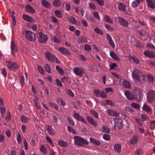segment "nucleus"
<instances>
[{
  "instance_id": "f257e3e1",
  "label": "nucleus",
  "mask_w": 155,
  "mask_h": 155,
  "mask_svg": "<svg viewBox=\"0 0 155 155\" xmlns=\"http://www.w3.org/2000/svg\"><path fill=\"white\" fill-rule=\"evenodd\" d=\"M134 81L136 83L142 84L144 81V75L138 69H134L132 73Z\"/></svg>"
},
{
  "instance_id": "f03ea898",
  "label": "nucleus",
  "mask_w": 155,
  "mask_h": 155,
  "mask_svg": "<svg viewBox=\"0 0 155 155\" xmlns=\"http://www.w3.org/2000/svg\"><path fill=\"white\" fill-rule=\"evenodd\" d=\"M111 123L115 129H119L123 127V121L120 118H114L111 121Z\"/></svg>"
},
{
  "instance_id": "7ed1b4c3",
  "label": "nucleus",
  "mask_w": 155,
  "mask_h": 155,
  "mask_svg": "<svg viewBox=\"0 0 155 155\" xmlns=\"http://www.w3.org/2000/svg\"><path fill=\"white\" fill-rule=\"evenodd\" d=\"M74 144L77 146L82 147L83 144L88 145V142L85 139L78 136L74 137Z\"/></svg>"
},
{
  "instance_id": "20e7f679",
  "label": "nucleus",
  "mask_w": 155,
  "mask_h": 155,
  "mask_svg": "<svg viewBox=\"0 0 155 155\" xmlns=\"http://www.w3.org/2000/svg\"><path fill=\"white\" fill-rule=\"evenodd\" d=\"M147 98L148 102L151 103L153 102L155 99V91L150 90L147 94Z\"/></svg>"
},
{
  "instance_id": "39448f33",
  "label": "nucleus",
  "mask_w": 155,
  "mask_h": 155,
  "mask_svg": "<svg viewBox=\"0 0 155 155\" xmlns=\"http://www.w3.org/2000/svg\"><path fill=\"white\" fill-rule=\"evenodd\" d=\"M26 38L31 41H33L36 39L35 34L30 31H26L25 33Z\"/></svg>"
},
{
  "instance_id": "423d86ee",
  "label": "nucleus",
  "mask_w": 155,
  "mask_h": 155,
  "mask_svg": "<svg viewBox=\"0 0 155 155\" xmlns=\"http://www.w3.org/2000/svg\"><path fill=\"white\" fill-rule=\"evenodd\" d=\"M6 64L8 68L11 70H14L15 69L18 68V66L16 62L7 61Z\"/></svg>"
},
{
  "instance_id": "0eeeda50",
  "label": "nucleus",
  "mask_w": 155,
  "mask_h": 155,
  "mask_svg": "<svg viewBox=\"0 0 155 155\" xmlns=\"http://www.w3.org/2000/svg\"><path fill=\"white\" fill-rule=\"evenodd\" d=\"M39 37L38 41L41 43H45L48 40V38L47 35L42 32L38 33Z\"/></svg>"
},
{
  "instance_id": "6e6552de",
  "label": "nucleus",
  "mask_w": 155,
  "mask_h": 155,
  "mask_svg": "<svg viewBox=\"0 0 155 155\" xmlns=\"http://www.w3.org/2000/svg\"><path fill=\"white\" fill-rule=\"evenodd\" d=\"M94 93L97 97H101L102 98H106L107 97V95L104 91H100L94 90Z\"/></svg>"
},
{
  "instance_id": "1a4fd4ad",
  "label": "nucleus",
  "mask_w": 155,
  "mask_h": 155,
  "mask_svg": "<svg viewBox=\"0 0 155 155\" xmlns=\"http://www.w3.org/2000/svg\"><path fill=\"white\" fill-rule=\"evenodd\" d=\"M74 72L76 75L81 76L84 73V71L83 68L78 67L75 68L74 69Z\"/></svg>"
},
{
  "instance_id": "9d476101",
  "label": "nucleus",
  "mask_w": 155,
  "mask_h": 155,
  "mask_svg": "<svg viewBox=\"0 0 155 155\" xmlns=\"http://www.w3.org/2000/svg\"><path fill=\"white\" fill-rule=\"evenodd\" d=\"M117 20L119 23L121 25L126 27H128L129 25L128 22L123 18L119 17L117 18Z\"/></svg>"
},
{
  "instance_id": "9b49d317",
  "label": "nucleus",
  "mask_w": 155,
  "mask_h": 155,
  "mask_svg": "<svg viewBox=\"0 0 155 155\" xmlns=\"http://www.w3.org/2000/svg\"><path fill=\"white\" fill-rule=\"evenodd\" d=\"M45 57L48 60L51 62H54L55 61V56L49 52H47L45 54Z\"/></svg>"
},
{
  "instance_id": "f8f14e48",
  "label": "nucleus",
  "mask_w": 155,
  "mask_h": 155,
  "mask_svg": "<svg viewBox=\"0 0 155 155\" xmlns=\"http://www.w3.org/2000/svg\"><path fill=\"white\" fill-rule=\"evenodd\" d=\"M48 133L50 135L54 136L56 133L55 130L51 125H47L45 126Z\"/></svg>"
},
{
  "instance_id": "ddd939ff",
  "label": "nucleus",
  "mask_w": 155,
  "mask_h": 155,
  "mask_svg": "<svg viewBox=\"0 0 155 155\" xmlns=\"http://www.w3.org/2000/svg\"><path fill=\"white\" fill-rule=\"evenodd\" d=\"M74 117L77 120L82 122L85 124H86V122L84 119L78 114L77 113H74Z\"/></svg>"
},
{
  "instance_id": "4468645a",
  "label": "nucleus",
  "mask_w": 155,
  "mask_h": 155,
  "mask_svg": "<svg viewBox=\"0 0 155 155\" xmlns=\"http://www.w3.org/2000/svg\"><path fill=\"white\" fill-rule=\"evenodd\" d=\"M59 51L63 54L65 55L70 56L71 55V53L67 49L61 47L59 49Z\"/></svg>"
},
{
  "instance_id": "2eb2a0df",
  "label": "nucleus",
  "mask_w": 155,
  "mask_h": 155,
  "mask_svg": "<svg viewBox=\"0 0 155 155\" xmlns=\"http://www.w3.org/2000/svg\"><path fill=\"white\" fill-rule=\"evenodd\" d=\"M107 114L112 116L118 117L119 116V113L113 110L109 109L107 110Z\"/></svg>"
},
{
  "instance_id": "dca6fc26",
  "label": "nucleus",
  "mask_w": 155,
  "mask_h": 155,
  "mask_svg": "<svg viewBox=\"0 0 155 155\" xmlns=\"http://www.w3.org/2000/svg\"><path fill=\"white\" fill-rule=\"evenodd\" d=\"M106 37L110 45L113 48H114L115 47V45L110 35L108 33H107L106 34Z\"/></svg>"
},
{
  "instance_id": "f3484780",
  "label": "nucleus",
  "mask_w": 155,
  "mask_h": 155,
  "mask_svg": "<svg viewBox=\"0 0 155 155\" xmlns=\"http://www.w3.org/2000/svg\"><path fill=\"white\" fill-rule=\"evenodd\" d=\"M143 54L146 56L150 58L155 57V52L154 51H150L148 50L145 51Z\"/></svg>"
},
{
  "instance_id": "a211bd4d",
  "label": "nucleus",
  "mask_w": 155,
  "mask_h": 155,
  "mask_svg": "<svg viewBox=\"0 0 155 155\" xmlns=\"http://www.w3.org/2000/svg\"><path fill=\"white\" fill-rule=\"evenodd\" d=\"M125 95L127 98L130 100H134V95L131 92L128 91H125Z\"/></svg>"
},
{
  "instance_id": "6ab92c4d",
  "label": "nucleus",
  "mask_w": 155,
  "mask_h": 155,
  "mask_svg": "<svg viewBox=\"0 0 155 155\" xmlns=\"http://www.w3.org/2000/svg\"><path fill=\"white\" fill-rule=\"evenodd\" d=\"M23 18L27 22L33 23L34 22V20L33 17L24 14L22 15Z\"/></svg>"
},
{
  "instance_id": "aec40b11",
  "label": "nucleus",
  "mask_w": 155,
  "mask_h": 155,
  "mask_svg": "<svg viewBox=\"0 0 155 155\" xmlns=\"http://www.w3.org/2000/svg\"><path fill=\"white\" fill-rule=\"evenodd\" d=\"M134 95V99H135L137 101H140L143 99V95L142 92H140L139 93Z\"/></svg>"
},
{
  "instance_id": "412c9836",
  "label": "nucleus",
  "mask_w": 155,
  "mask_h": 155,
  "mask_svg": "<svg viewBox=\"0 0 155 155\" xmlns=\"http://www.w3.org/2000/svg\"><path fill=\"white\" fill-rule=\"evenodd\" d=\"M11 49L12 54L15 56L14 52H17L18 49L15 44L12 41L11 42Z\"/></svg>"
},
{
  "instance_id": "4be33fe9",
  "label": "nucleus",
  "mask_w": 155,
  "mask_h": 155,
  "mask_svg": "<svg viewBox=\"0 0 155 155\" xmlns=\"http://www.w3.org/2000/svg\"><path fill=\"white\" fill-rule=\"evenodd\" d=\"M148 6L152 8H155V0H146Z\"/></svg>"
},
{
  "instance_id": "5701e85b",
  "label": "nucleus",
  "mask_w": 155,
  "mask_h": 155,
  "mask_svg": "<svg viewBox=\"0 0 155 155\" xmlns=\"http://www.w3.org/2000/svg\"><path fill=\"white\" fill-rule=\"evenodd\" d=\"M25 8L27 12L29 13L33 14L35 12V9L30 5H27Z\"/></svg>"
},
{
  "instance_id": "b1692460",
  "label": "nucleus",
  "mask_w": 155,
  "mask_h": 155,
  "mask_svg": "<svg viewBox=\"0 0 155 155\" xmlns=\"http://www.w3.org/2000/svg\"><path fill=\"white\" fill-rule=\"evenodd\" d=\"M87 119L89 122L94 126H96L97 124L94 119L90 116H88L87 117Z\"/></svg>"
},
{
  "instance_id": "393cba45",
  "label": "nucleus",
  "mask_w": 155,
  "mask_h": 155,
  "mask_svg": "<svg viewBox=\"0 0 155 155\" xmlns=\"http://www.w3.org/2000/svg\"><path fill=\"white\" fill-rule=\"evenodd\" d=\"M41 3L43 6L47 8H50L51 7V3L46 0H41Z\"/></svg>"
},
{
  "instance_id": "a878e982",
  "label": "nucleus",
  "mask_w": 155,
  "mask_h": 155,
  "mask_svg": "<svg viewBox=\"0 0 155 155\" xmlns=\"http://www.w3.org/2000/svg\"><path fill=\"white\" fill-rule=\"evenodd\" d=\"M142 109L143 110L147 112H150L152 111V108L150 106L145 104H143Z\"/></svg>"
},
{
  "instance_id": "bb28decb",
  "label": "nucleus",
  "mask_w": 155,
  "mask_h": 155,
  "mask_svg": "<svg viewBox=\"0 0 155 155\" xmlns=\"http://www.w3.org/2000/svg\"><path fill=\"white\" fill-rule=\"evenodd\" d=\"M110 55L114 59L119 61L120 59L119 58L117 55L113 51H111L110 53Z\"/></svg>"
},
{
  "instance_id": "cd10ccee",
  "label": "nucleus",
  "mask_w": 155,
  "mask_h": 155,
  "mask_svg": "<svg viewBox=\"0 0 155 155\" xmlns=\"http://www.w3.org/2000/svg\"><path fill=\"white\" fill-rule=\"evenodd\" d=\"M118 7L119 10L120 11L124 12L126 10V6L124 3L120 2L118 4Z\"/></svg>"
},
{
  "instance_id": "c85d7f7f",
  "label": "nucleus",
  "mask_w": 155,
  "mask_h": 155,
  "mask_svg": "<svg viewBox=\"0 0 155 155\" xmlns=\"http://www.w3.org/2000/svg\"><path fill=\"white\" fill-rule=\"evenodd\" d=\"M77 41L78 43L87 42V40L86 38L84 36H81L78 38Z\"/></svg>"
},
{
  "instance_id": "c756f323",
  "label": "nucleus",
  "mask_w": 155,
  "mask_h": 155,
  "mask_svg": "<svg viewBox=\"0 0 155 155\" xmlns=\"http://www.w3.org/2000/svg\"><path fill=\"white\" fill-rule=\"evenodd\" d=\"M58 143L60 146L62 147H66L68 146V143L62 140L58 141Z\"/></svg>"
},
{
  "instance_id": "7c9ffc66",
  "label": "nucleus",
  "mask_w": 155,
  "mask_h": 155,
  "mask_svg": "<svg viewBox=\"0 0 155 155\" xmlns=\"http://www.w3.org/2000/svg\"><path fill=\"white\" fill-rule=\"evenodd\" d=\"M129 58L130 61H133L134 63L136 64H137L139 63V60L134 56H130Z\"/></svg>"
},
{
  "instance_id": "2f4dec72",
  "label": "nucleus",
  "mask_w": 155,
  "mask_h": 155,
  "mask_svg": "<svg viewBox=\"0 0 155 155\" xmlns=\"http://www.w3.org/2000/svg\"><path fill=\"white\" fill-rule=\"evenodd\" d=\"M121 85L127 88H130L131 87L130 83L125 80L123 81Z\"/></svg>"
},
{
  "instance_id": "473e14b6",
  "label": "nucleus",
  "mask_w": 155,
  "mask_h": 155,
  "mask_svg": "<svg viewBox=\"0 0 155 155\" xmlns=\"http://www.w3.org/2000/svg\"><path fill=\"white\" fill-rule=\"evenodd\" d=\"M67 121L68 122L69 124L72 126H74L75 124L74 120L72 117L69 116H68L66 117Z\"/></svg>"
},
{
  "instance_id": "72a5a7b5",
  "label": "nucleus",
  "mask_w": 155,
  "mask_h": 155,
  "mask_svg": "<svg viewBox=\"0 0 155 155\" xmlns=\"http://www.w3.org/2000/svg\"><path fill=\"white\" fill-rule=\"evenodd\" d=\"M146 32L143 29H141L137 32V35L139 37H143L145 36Z\"/></svg>"
},
{
  "instance_id": "f704fd0d",
  "label": "nucleus",
  "mask_w": 155,
  "mask_h": 155,
  "mask_svg": "<svg viewBox=\"0 0 155 155\" xmlns=\"http://www.w3.org/2000/svg\"><path fill=\"white\" fill-rule=\"evenodd\" d=\"M48 105L49 106L56 110H59V108L58 106L57 105V104L52 102H48Z\"/></svg>"
},
{
  "instance_id": "c9c22d12",
  "label": "nucleus",
  "mask_w": 155,
  "mask_h": 155,
  "mask_svg": "<svg viewBox=\"0 0 155 155\" xmlns=\"http://www.w3.org/2000/svg\"><path fill=\"white\" fill-rule=\"evenodd\" d=\"M91 142L97 146H99L101 145V143L98 140L94 139V138L91 137L90 138Z\"/></svg>"
},
{
  "instance_id": "e433bc0d",
  "label": "nucleus",
  "mask_w": 155,
  "mask_h": 155,
  "mask_svg": "<svg viewBox=\"0 0 155 155\" xmlns=\"http://www.w3.org/2000/svg\"><path fill=\"white\" fill-rule=\"evenodd\" d=\"M138 138L136 136H133L132 139H131L129 143L130 144H134L137 142Z\"/></svg>"
},
{
  "instance_id": "4c0bfd02",
  "label": "nucleus",
  "mask_w": 155,
  "mask_h": 155,
  "mask_svg": "<svg viewBox=\"0 0 155 155\" xmlns=\"http://www.w3.org/2000/svg\"><path fill=\"white\" fill-rule=\"evenodd\" d=\"M114 150L117 153H120L121 150V147L118 144H115L114 146Z\"/></svg>"
},
{
  "instance_id": "58836bf2",
  "label": "nucleus",
  "mask_w": 155,
  "mask_h": 155,
  "mask_svg": "<svg viewBox=\"0 0 155 155\" xmlns=\"http://www.w3.org/2000/svg\"><path fill=\"white\" fill-rule=\"evenodd\" d=\"M52 4L54 7H58L60 6L61 2L60 0H54Z\"/></svg>"
},
{
  "instance_id": "ea45409f",
  "label": "nucleus",
  "mask_w": 155,
  "mask_h": 155,
  "mask_svg": "<svg viewBox=\"0 0 155 155\" xmlns=\"http://www.w3.org/2000/svg\"><path fill=\"white\" fill-rule=\"evenodd\" d=\"M104 18L105 20L108 23L110 24L113 23V21L110 18L109 16L107 15H105L104 16Z\"/></svg>"
},
{
  "instance_id": "a19ab883",
  "label": "nucleus",
  "mask_w": 155,
  "mask_h": 155,
  "mask_svg": "<svg viewBox=\"0 0 155 155\" xmlns=\"http://www.w3.org/2000/svg\"><path fill=\"white\" fill-rule=\"evenodd\" d=\"M51 39L52 41L55 43H59L60 42L59 39L53 35H51Z\"/></svg>"
},
{
  "instance_id": "79ce46f5",
  "label": "nucleus",
  "mask_w": 155,
  "mask_h": 155,
  "mask_svg": "<svg viewBox=\"0 0 155 155\" xmlns=\"http://www.w3.org/2000/svg\"><path fill=\"white\" fill-rule=\"evenodd\" d=\"M141 89L137 87H135L133 89V93L134 95H136L140 93V92H142Z\"/></svg>"
},
{
  "instance_id": "37998d69",
  "label": "nucleus",
  "mask_w": 155,
  "mask_h": 155,
  "mask_svg": "<svg viewBox=\"0 0 155 155\" xmlns=\"http://www.w3.org/2000/svg\"><path fill=\"white\" fill-rule=\"evenodd\" d=\"M40 150V151L44 154H46L47 152L46 147L43 145L41 146Z\"/></svg>"
},
{
  "instance_id": "c03bdc74",
  "label": "nucleus",
  "mask_w": 155,
  "mask_h": 155,
  "mask_svg": "<svg viewBox=\"0 0 155 155\" xmlns=\"http://www.w3.org/2000/svg\"><path fill=\"white\" fill-rule=\"evenodd\" d=\"M101 130L103 132L106 133H109L110 132V130L105 126H103L102 127Z\"/></svg>"
},
{
  "instance_id": "a18cd8bd",
  "label": "nucleus",
  "mask_w": 155,
  "mask_h": 155,
  "mask_svg": "<svg viewBox=\"0 0 155 155\" xmlns=\"http://www.w3.org/2000/svg\"><path fill=\"white\" fill-rule=\"evenodd\" d=\"M44 68L46 71L48 72V73H51V70L50 67L48 64H46L44 66Z\"/></svg>"
},
{
  "instance_id": "49530a36",
  "label": "nucleus",
  "mask_w": 155,
  "mask_h": 155,
  "mask_svg": "<svg viewBox=\"0 0 155 155\" xmlns=\"http://www.w3.org/2000/svg\"><path fill=\"white\" fill-rule=\"evenodd\" d=\"M147 79L148 81L150 83H152L154 81V79L153 76L150 74H148L147 75Z\"/></svg>"
},
{
  "instance_id": "de8ad7c7",
  "label": "nucleus",
  "mask_w": 155,
  "mask_h": 155,
  "mask_svg": "<svg viewBox=\"0 0 155 155\" xmlns=\"http://www.w3.org/2000/svg\"><path fill=\"white\" fill-rule=\"evenodd\" d=\"M21 120L24 123H27L29 121L28 118L24 115L21 116Z\"/></svg>"
},
{
  "instance_id": "09e8293b",
  "label": "nucleus",
  "mask_w": 155,
  "mask_h": 155,
  "mask_svg": "<svg viewBox=\"0 0 155 155\" xmlns=\"http://www.w3.org/2000/svg\"><path fill=\"white\" fill-rule=\"evenodd\" d=\"M104 25L106 29L109 31H112L114 30V28L110 25L106 24Z\"/></svg>"
},
{
  "instance_id": "8fccbe9b",
  "label": "nucleus",
  "mask_w": 155,
  "mask_h": 155,
  "mask_svg": "<svg viewBox=\"0 0 155 155\" xmlns=\"http://www.w3.org/2000/svg\"><path fill=\"white\" fill-rule=\"evenodd\" d=\"M140 2L137 0H135L133 2L132 4V6L134 8L137 7L140 4Z\"/></svg>"
},
{
  "instance_id": "3c124183",
  "label": "nucleus",
  "mask_w": 155,
  "mask_h": 155,
  "mask_svg": "<svg viewBox=\"0 0 155 155\" xmlns=\"http://www.w3.org/2000/svg\"><path fill=\"white\" fill-rule=\"evenodd\" d=\"M17 140L18 144H20L21 143L22 137L19 133H18L17 135Z\"/></svg>"
},
{
  "instance_id": "603ef678",
  "label": "nucleus",
  "mask_w": 155,
  "mask_h": 155,
  "mask_svg": "<svg viewBox=\"0 0 155 155\" xmlns=\"http://www.w3.org/2000/svg\"><path fill=\"white\" fill-rule=\"evenodd\" d=\"M55 15L58 18H61L62 16V14L61 12L59 10H56L54 12Z\"/></svg>"
},
{
  "instance_id": "864d4df0",
  "label": "nucleus",
  "mask_w": 155,
  "mask_h": 155,
  "mask_svg": "<svg viewBox=\"0 0 155 155\" xmlns=\"http://www.w3.org/2000/svg\"><path fill=\"white\" fill-rule=\"evenodd\" d=\"M94 31L98 34L103 35V31L98 28H96L94 29Z\"/></svg>"
},
{
  "instance_id": "5fc2aeb1",
  "label": "nucleus",
  "mask_w": 155,
  "mask_h": 155,
  "mask_svg": "<svg viewBox=\"0 0 155 155\" xmlns=\"http://www.w3.org/2000/svg\"><path fill=\"white\" fill-rule=\"evenodd\" d=\"M84 49L87 51H89L91 50V48L89 45L85 44L84 45Z\"/></svg>"
},
{
  "instance_id": "6e6d98bb",
  "label": "nucleus",
  "mask_w": 155,
  "mask_h": 155,
  "mask_svg": "<svg viewBox=\"0 0 155 155\" xmlns=\"http://www.w3.org/2000/svg\"><path fill=\"white\" fill-rule=\"evenodd\" d=\"M0 109L1 116L2 117L3 116L4 117L6 112V108L5 107H2L0 108Z\"/></svg>"
},
{
  "instance_id": "4d7b16f0",
  "label": "nucleus",
  "mask_w": 155,
  "mask_h": 155,
  "mask_svg": "<svg viewBox=\"0 0 155 155\" xmlns=\"http://www.w3.org/2000/svg\"><path fill=\"white\" fill-rule=\"evenodd\" d=\"M147 119V116L145 114L141 115V117L140 118V120L143 122L146 120Z\"/></svg>"
},
{
  "instance_id": "13d9d810",
  "label": "nucleus",
  "mask_w": 155,
  "mask_h": 155,
  "mask_svg": "<svg viewBox=\"0 0 155 155\" xmlns=\"http://www.w3.org/2000/svg\"><path fill=\"white\" fill-rule=\"evenodd\" d=\"M103 138L106 140H109L110 139L109 135L107 134H104L103 135Z\"/></svg>"
},
{
  "instance_id": "bf43d9fd",
  "label": "nucleus",
  "mask_w": 155,
  "mask_h": 155,
  "mask_svg": "<svg viewBox=\"0 0 155 155\" xmlns=\"http://www.w3.org/2000/svg\"><path fill=\"white\" fill-rule=\"evenodd\" d=\"M37 68L40 73L42 74H45V71L42 67L41 66H38V67Z\"/></svg>"
},
{
  "instance_id": "052dcab7",
  "label": "nucleus",
  "mask_w": 155,
  "mask_h": 155,
  "mask_svg": "<svg viewBox=\"0 0 155 155\" xmlns=\"http://www.w3.org/2000/svg\"><path fill=\"white\" fill-rule=\"evenodd\" d=\"M91 113L95 117L98 118L99 117L96 111L94 110H92L91 111Z\"/></svg>"
},
{
  "instance_id": "680f3d73",
  "label": "nucleus",
  "mask_w": 155,
  "mask_h": 155,
  "mask_svg": "<svg viewBox=\"0 0 155 155\" xmlns=\"http://www.w3.org/2000/svg\"><path fill=\"white\" fill-rule=\"evenodd\" d=\"M67 129L69 131L71 132L73 134H76V131L74 129L72 128L71 126H68L67 127Z\"/></svg>"
},
{
  "instance_id": "e2e57ef3",
  "label": "nucleus",
  "mask_w": 155,
  "mask_h": 155,
  "mask_svg": "<svg viewBox=\"0 0 155 155\" xmlns=\"http://www.w3.org/2000/svg\"><path fill=\"white\" fill-rule=\"evenodd\" d=\"M56 68L60 74H64V71L61 68L59 67L58 66H56Z\"/></svg>"
},
{
  "instance_id": "0e129e2a",
  "label": "nucleus",
  "mask_w": 155,
  "mask_h": 155,
  "mask_svg": "<svg viewBox=\"0 0 155 155\" xmlns=\"http://www.w3.org/2000/svg\"><path fill=\"white\" fill-rule=\"evenodd\" d=\"M93 15L94 17L97 19L98 21L100 20V17L97 12H94Z\"/></svg>"
},
{
  "instance_id": "69168bd1",
  "label": "nucleus",
  "mask_w": 155,
  "mask_h": 155,
  "mask_svg": "<svg viewBox=\"0 0 155 155\" xmlns=\"http://www.w3.org/2000/svg\"><path fill=\"white\" fill-rule=\"evenodd\" d=\"M131 106L135 109H138L140 107V105L136 103H133L131 104Z\"/></svg>"
},
{
  "instance_id": "338daca9",
  "label": "nucleus",
  "mask_w": 155,
  "mask_h": 155,
  "mask_svg": "<svg viewBox=\"0 0 155 155\" xmlns=\"http://www.w3.org/2000/svg\"><path fill=\"white\" fill-rule=\"evenodd\" d=\"M147 62L148 64L155 68V61L147 60Z\"/></svg>"
},
{
  "instance_id": "774afa93",
  "label": "nucleus",
  "mask_w": 155,
  "mask_h": 155,
  "mask_svg": "<svg viewBox=\"0 0 155 155\" xmlns=\"http://www.w3.org/2000/svg\"><path fill=\"white\" fill-rule=\"evenodd\" d=\"M25 83V79L23 76H21L20 81V83L22 87L24 86Z\"/></svg>"
}]
</instances>
